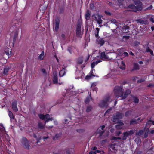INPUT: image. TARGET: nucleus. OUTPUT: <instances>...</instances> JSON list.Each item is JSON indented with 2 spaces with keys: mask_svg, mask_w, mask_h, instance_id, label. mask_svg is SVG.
<instances>
[{
  "mask_svg": "<svg viewBox=\"0 0 154 154\" xmlns=\"http://www.w3.org/2000/svg\"><path fill=\"white\" fill-rule=\"evenodd\" d=\"M135 6L133 4H131L128 5V8L132 9V11L135 12L137 11H140L143 9V4L140 1H137L134 2Z\"/></svg>",
  "mask_w": 154,
  "mask_h": 154,
  "instance_id": "1",
  "label": "nucleus"
},
{
  "mask_svg": "<svg viewBox=\"0 0 154 154\" xmlns=\"http://www.w3.org/2000/svg\"><path fill=\"white\" fill-rule=\"evenodd\" d=\"M123 91H124V90L123 89V87L122 86H116L114 90L115 95L117 97H121L122 98L123 94Z\"/></svg>",
  "mask_w": 154,
  "mask_h": 154,
  "instance_id": "2",
  "label": "nucleus"
},
{
  "mask_svg": "<svg viewBox=\"0 0 154 154\" xmlns=\"http://www.w3.org/2000/svg\"><path fill=\"white\" fill-rule=\"evenodd\" d=\"M110 100V97L108 96L106 97L104 99L101 100L99 104V106L101 108L105 107H107L108 106L107 103L109 102Z\"/></svg>",
  "mask_w": 154,
  "mask_h": 154,
  "instance_id": "3",
  "label": "nucleus"
},
{
  "mask_svg": "<svg viewBox=\"0 0 154 154\" xmlns=\"http://www.w3.org/2000/svg\"><path fill=\"white\" fill-rule=\"evenodd\" d=\"M24 148L26 149H29L30 147L29 142L25 137H23L20 141Z\"/></svg>",
  "mask_w": 154,
  "mask_h": 154,
  "instance_id": "4",
  "label": "nucleus"
},
{
  "mask_svg": "<svg viewBox=\"0 0 154 154\" xmlns=\"http://www.w3.org/2000/svg\"><path fill=\"white\" fill-rule=\"evenodd\" d=\"M124 116V114L122 113L117 112L115 116H114L112 119V121L114 122H117L119 120L122 119Z\"/></svg>",
  "mask_w": 154,
  "mask_h": 154,
  "instance_id": "5",
  "label": "nucleus"
},
{
  "mask_svg": "<svg viewBox=\"0 0 154 154\" xmlns=\"http://www.w3.org/2000/svg\"><path fill=\"white\" fill-rule=\"evenodd\" d=\"M134 134V131L133 130H131L130 131H127L126 132L123 133V136L122 137V139L125 140L128 136H131Z\"/></svg>",
  "mask_w": 154,
  "mask_h": 154,
  "instance_id": "6",
  "label": "nucleus"
},
{
  "mask_svg": "<svg viewBox=\"0 0 154 154\" xmlns=\"http://www.w3.org/2000/svg\"><path fill=\"white\" fill-rule=\"evenodd\" d=\"M60 22V20L58 17H57L55 19V29L56 32H57L58 30Z\"/></svg>",
  "mask_w": 154,
  "mask_h": 154,
  "instance_id": "7",
  "label": "nucleus"
},
{
  "mask_svg": "<svg viewBox=\"0 0 154 154\" xmlns=\"http://www.w3.org/2000/svg\"><path fill=\"white\" fill-rule=\"evenodd\" d=\"M17 102L16 100H15L12 103L11 106L13 110L17 112L18 111V109L17 106Z\"/></svg>",
  "mask_w": 154,
  "mask_h": 154,
  "instance_id": "8",
  "label": "nucleus"
},
{
  "mask_svg": "<svg viewBox=\"0 0 154 154\" xmlns=\"http://www.w3.org/2000/svg\"><path fill=\"white\" fill-rule=\"evenodd\" d=\"M19 28H18L17 30L15 32L13 36V44L14 45L15 43L16 42L17 39L18 38V30H19Z\"/></svg>",
  "mask_w": 154,
  "mask_h": 154,
  "instance_id": "9",
  "label": "nucleus"
},
{
  "mask_svg": "<svg viewBox=\"0 0 154 154\" xmlns=\"http://www.w3.org/2000/svg\"><path fill=\"white\" fill-rule=\"evenodd\" d=\"M91 16V12L89 10H87L85 15V17L86 20H89Z\"/></svg>",
  "mask_w": 154,
  "mask_h": 154,
  "instance_id": "10",
  "label": "nucleus"
},
{
  "mask_svg": "<svg viewBox=\"0 0 154 154\" xmlns=\"http://www.w3.org/2000/svg\"><path fill=\"white\" fill-rule=\"evenodd\" d=\"M131 93V91L129 89H126L124 94H123L122 99H124L126 98L127 96Z\"/></svg>",
  "mask_w": 154,
  "mask_h": 154,
  "instance_id": "11",
  "label": "nucleus"
},
{
  "mask_svg": "<svg viewBox=\"0 0 154 154\" xmlns=\"http://www.w3.org/2000/svg\"><path fill=\"white\" fill-rule=\"evenodd\" d=\"M53 82L54 84H57L58 82V78L57 75V73L53 74Z\"/></svg>",
  "mask_w": 154,
  "mask_h": 154,
  "instance_id": "12",
  "label": "nucleus"
},
{
  "mask_svg": "<svg viewBox=\"0 0 154 154\" xmlns=\"http://www.w3.org/2000/svg\"><path fill=\"white\" fill-rule=\"evenodd\" d=\"M61 133L56 134L55 136L53 137V140L54 141H55L59 139H60L61 136Z\"/></svg>",
  "mask_w": 154,
  "mask_h": 154,
  "instance_id": "13",
  "label": "nucleus"
},
{
  "mask_svg": "<svg viewBox=\"0 0 154 154\" xmlns=\"http://www.w3.org/2000/svg\"><path fill=\"white\" fill-rule=\"evenodd\" d=\"M97 40L101 46H103L105 42L104 38H100L99 37H98V39H97Z\"/></svg>",
  "mask_w": 154,
  "mask_h": 154,
  "instance_id": "14",
  "label": "nucleus"
},
{
  "mask_svg": "<svg viewBox=\"0 0 154 154\" xmlns=\"http://www.w3.org/2000/svg\"><path fill=\"white\" fill-rule=\"evenodd\" d=\"M53 119L50 118V116L49 114H46L45 115V122H48L49 121H52Z\"/></svg>",
  "mask_w": 154,
  "mask_h": 154,
  "instance_id": "15",
  "label": "nucleus"
},
{
  "mask_svg": "<svg viewBox=\"0 0 154 154\" xmlns=\"http://www.w3.org/2000/svg\"><path fill=\"white\" fill-rule=\"evenodd\" d=\"M97 133L99 134V137H101L104 132V131H102L99 128H98L97 131Z\"/></svg>",
  "mask_w": 154,
  "mask_h": 154,
  "instance_id": "16",
  "label": "nucleus"
},
{
  "mask_svg": "<svg viewBox=\"0 0 154 154\" xmlns=\"http://www.w3.org/2000/svg\"><path fill=\"white\" fill-rule=\"evenodd\" d=\"M133 99V102L135 103H138L139 102V99L138 98L133 95H131Z\"/></svg>",
  "mask_w": 154,
  "mask_h": 154,
  "instance_id": "17",
  "label": "nucleus"
},
{
  "mask_svg": "<svg viewBox=\"0 0 154 154\" xmlns=\"http://www.w3.org/2000/svg\"><path fill=\"white\" fill-rule=\"evenodd\" d=\"M93 109V107L91 105H89L87 106L86 109V112L88 113L91 111Z\"/></svg>",
  "mask_w": 154,
  "mask_h": 154,
  "instance_id": "18",
  "label": "nucleus"
},
{
  "mask_svg": "<svg viewBox=\"0 0 154 154\" xmlns=\"http://www.w3.org/2000/svg\"><path fill=\"white\" fill-rule=\"evenodd\" d=\"M83 62V57H79L77 60V63L78 64H81Z\"/></svg>",
  "mask_w": 154,
  "mask_h": 154,
  "instance_id": "19",
  "label": "nucleus"
},
{
  "mask_svg": "<svg viewBox=\"0 0 154 154\" xmlns=\"http://www.w3.org/2000/svg\"><path fill=\"white\" fill-rule=\"evenodd\" d=\"M91 94H90V95L89 96L87 97H86V99L85 100V103L86 104H88L90 101V99H91Z\"/></svg>",
  "mask_w": 154,
  "mask_h": 154,
  "instance_id": "20",
  "label": "nucleus"
},
{
  "mask_svg": "<svg viewBox=\"0 0 154 154\" xmlns=\"http://www.w3.org/2000/svg\"><path fill=\"white\" fill-rule=\"evenodd\" d=\"M65 74V69L64 68H63L62 69L60 72L59 73V75L60 77H62Z\"/></svg>",
  "mask_w": 154,
  "mask_h": 154,
  "instance_id": "21",
  "label": "nucleus"
},
{
  "mask_svg": "<svg viewBox=\"0 0 154 154\" xmlns=\"http://www.w3.org/2000/svg\"><path fill=\"white\" fill-rule=\"evenodd\" d=\"M116 145L115 144H112L109 145V149H111L113 150L116 151L117 150V148L116 147Z\"/></svg>",
  "mask_w": 154,
  "mask_h": 154,
  "instance_id": "22",
  "label": "nucleus"
},
{
  "mask_svg": "<svg viewBox=\"0 0 154 154\" xmlns=\"http://www.w3.org/2000/svg\"><path fill=\"white\" fill-rule=\"evenodd\" d=\"M44 54V52L43 51H42L41 54L38 57V59L39 60H43V56Z\"/></svg>",
  "mask_w": 154,
  "mask_h": 154,
  "instance_id": "23",
  "label": "nucleus"
},
{
  "mask_svg": "<svg viewBox=\"0 0 154 154\" xmlns=\"http://www.w3.org/2000/svg\"><path fill=\"white\" fill-rule=\"evenodd\" d=\"M124 28L123 29V32L124 33H127L129 32L128 30L129 29V27L128 26H124Z\"/></svg>",
  "mask_w": 154,
  "mask_h": 154,
  "instance_id": "24",
  "label": "nucleus"
},
{
  "mask_svg": "<svg viewBox=\"0 0 154 154\" xmlns=\"http://www.w3.org/2000/svg\"><path fill=\"white\" fill-rule=\"evenodd\" d=\"M76 31H81V23L80 22H78L77 24Z\"/></svg>",
  "mask_w": 154,
  "mask_h": 154,
  "instance_id": "25",
  "label": "nucleus"
},
{
  "mask_svg": "<svg viewBox=\"0 0 154 154\" xmlns=\"http://www.w3.org/2000/svg\"><path fill=\"white\" fill-rule=\"evenodd\" d=\"M152 123L151 120H149L146 123V125L144 127V128L145 129L146 127L149 126L150 127L151 126V124Z\"/></svg>",
  "mask_w": 154,
  "mask_h": 154,
  "instance_id": "26",
  "label": "nucleus"
},
{
  "mask_svg": "<svg viewBox=\"0 0 154 154\" xmlns=\"http://www.w3.org/2000/svg\"><path fill=\"white\" fill-rule=\"evenodd\" d=\"M10 69L9 68H4L3 72V73L4 75H7L8 74V71Z\"/></svg>",
  "mask_w": 154,
  "mask_h": 154,
  "instance_id": "27",
  "label": "nucleus"
},
{
  "mask_svg": "<svg viewBox=\"0 0 154 154\" xmlns=\"http://www.w3.org/2000/svg\"><path fill=\"white\" fill-rule=\"evenodd\" d=\"M132 113V111L131 110H128L125 113V116L126 117H127L129 116H131Z\"/></svg>",
  "mask_w": 154,
  "mask_h": 154,
  "instance_id": "28",
  "label": "nucleus"
},
{
  "mask_svg": "<svg viewBox=\"0 0 154 154\" xmlns=\"http://www.w3.org/2000/svg\"><path fill=\"white\" fill-rule=\"evenodd\" d=\"M17 23L18 21L17 20H12V23L11 24V26L12 27L16 26H17Z\"/></svg>",
  "mask_w": 154,
  "mask_h": 154,
  "instance_id": "29",
  "label": "nucleus"
},
{
  "mask_svg": "<svg viewBox=\"0 0 154 154\" xmlns=\"http://www.w3.org/2000/svg\"><path fill=\"white\" fill-rule=\"evenodd\" d=\"M130 125H133L137 123V121L136 119L134 120H131L130 121Z\"/></svg>",
  "mask_w": 154,
  "mask_h": 154,
  "instance_id": "30",
  "label": "nucleus"
},
{
  "mask_svg": "<svg viewBox=\"0 0 154 154\" xmlns=\"http://www.w3.org/2000/svg\"><path fill=\"white\" fill-rule=\"evenodd\" d=\"M139 69V67L137 63H135L134 65L133 70H137Z\"/></svg>",
  "mask_w": 154,
  "mask_h": 154,
  "instance_id": "31",
  "label": "nucleus"
},
{
  "mask_svg": "<svg viewBox=\"0 0 154 154\" xmlns=\"http://www.w3.org/2000/svg\"><path fill=\"white\" fill-rule=\"evenodd\" d=\"M8 115L11 119H14V117L13 113L10 111H9Z\"/></svg>",
  "mask_w": 154,
  "mask_h": 154,
  "instance_id": "32",
  "label": "nucleus"
},
{
  "mask_svg": "<svg viewBox=\"0 0 154 154\" xmlns=\"http://www.w3.org/2000/svg\"><path fill=\"white\" fill-rule=\"evenodd\" d=\"M118 2V5L120 7L123 6V2L124 0H117Z\"/></svg>",
  "mask_w": 154,
  "mask_h": 154,
  "instance_id": "33",
  "label": "nucleus"
},
{
  "mask_svg": "<svg viewBox=\"0 0 154 154\" xmlns=\"http://www.w3.org/2000/svg\"><path fill=\"white\" fill-rule=\"evenodd\" d=\"M96 29L97 31L95 33V36L96 38H97L98 37H98L99 32L100 29L98 28H96Z\"/></svg>",
  "mask_w": 154,
  "mask_h": 154,
  "instance_id": "34",
  "label": "nucleus"
},
{
  "mask_svg": "<svg viewBox=\"0 0 154 154\" xmlns=\"http://www.w3.org/2000/svg\"><path fill=\"white\" fill-rule=\"evenodd\" d=\"M101 57L104 59H107V57L105 52H102L101 54Z\"/></svg>",
  "mask_w": 154,
  "mask_h": 154,
  "instance_id": "35",
  "label": "nucleus"
},
{
  "mask_svg": "<svg viewBox=\"0 0 154 154\" xmlns=\"http://www.w3.org/2000/svg\"><path fill=\"white\" fill-rule=\"evenodd\" d=\"M38 126L40 129H43L44 128V126L41 122H38Z\"/></svg>",
  "mask_w": 154,
  "mask_h": 154,
  "instance_id": "36",
  "label": "nucleus"
},
{
  "mask_svg": "<svg viewBox=\"0 0 154 154\" xmlns=\"http://www.w3.org/2000/svg\"><path fill=\"white\" fill-rule=\"evenodd\" d=\"M72 46H68L67 49V50L69 52V53L71 54L72 53Z\"/></svg>",
  "mask_w": 154,
  "mask_h": 154,
  "instance_id": "37",
  "label": "nucleus"
},
{
  "mask_svg": "<svg viewBox=\"0 0 154 154\" xmlns=\"http://www.w3.org/2000/svg\"><path fill=\"white\" fill-rule=\"evenodd\" d=\"M38 116L39 118L42 120L45 119V115L43 114H40Z\"/></svg>",
  "mask_w": 154,
  "mask_h": 154,
  "instance_id": "38",
  "label": "nucleus"
},
{
  "mask_svg": "<svg viewBox=\"0 0 154 154\" xmlns=\"http://www.w3.org/2000/svg\"><path fill=\"white\" fill-rule=\"evenodd\" d=\"M76 131L77 132L79 133H83L85 131V130L82 129H78Z\"/></svg>",
  "mask_w": 154,
  "mask_h": 154,
  "instance_id": "39",
  "label": "nucleus"
},
{
  "mask_svg": "<svg viewBox=\"0 0 154 154\" xmlns=\"http://www.w3.org/2000/svg\"><path fill=\"white\" fill-rule=\"evenodd\" d=\"M76 35L78 37L81 38V31H76Z\"/></svg>",
  "mask_w": 154,
  "mask_h": 154,
  "instance_id": "40",
  "label": "nucleus"
},
{
  "mask_svg": "<svg viewBox=\"0 0 154 154\" xmlns=\"http://www.w3.org/2000/svg\"><path fill=\"white\" fill-rule=\"evenodd\" d=\"M149 128H147L146 131H147V132H146L145 133L144 135V138H146L148 136V132L149 131Z\"/></svg>",
  "mask_w": 154,
  "mask_h": 154,
  "instance_id": "41",
  "label": "nucleus"
},
{
  "mask_svg": "<svg viewBox=\"0 0 154 154\" xmlns=\"http://www.w3.org/2000/svg\"><path fill=\"white\" fill-rule=\"evenodd\" d=\"M137 21L138 23H140L142 24H144V21L142 19H139L137 20Z\"/></svg>",
  "mask_w": 154,
  "mask_h": 154,
  "instance_id": "42",
  "label": "nucleus"
},
{
  "mask_svg": "<svg viewBox=\"0 0 154 154\" xmlns=\"http://www.w3.org/2000/svg\"><path fill=\"white\" fill-rule=\"evenodd\" d=\"M92 18L95 21L97 20V15L95 14H94L92 15Z\"/></svg>",
  "mask_w": 154,
  "mask_h": 154,
  "instance_id": "43",
  "label": "nucleus"
},
{
  "mask_svg": "<svg viewBox=\"0 0 154 154\" xmlns=\"http://www.w3.org/2000/svg\"><path fill=\"white\" fill-rule=\"evenodd\" d=\"M145 79L144 78H141L140 79L137 81V83H140L145 81Z\"/></svg>",
  "mask_w": 154,
  "mask_h": 154,
  "instance_id": "44",
  "label": "nucleus"
},
{
  "mask_svg": "<svg viewBox=\"0 0 154 154\" xmlns=\"http://www.w3.org/2000/svg\"><path fill=\"white\" fill-rule=\"evenodd\" d=\"M143 133V131L142 130H140L137 133V134H138L140 136L142 135Z\"/></svg>",
  "mask_w": 154,
  "mask_h": 154,
  "instance_id": "45",
  "label": "nucleus"
},
{
  "mask_svg": "<svg viewBox=\"0 0 154 154\" xmlns=\"http://www.w3.org/2000/svg\"><path fill=\"white\" fill-rule=\"evenodd\" d=\"M66 153V154H71L70 149L69 148L67 149Z\"/></svg>",
  "mask_w": 154,
  "mask_h": 154,
  "instance_id": "46",
  "label": "nucleus"
},
{
  "mask_svg": "<svg viewBox=\"0 0 154 154\" xmlns=\"http://www.w3.org/2000/svg\"><path fill=\"white\" fill-rule=\"evenodd\" d=\"M96 21L97 22V23L98 24L100 25L102 23L103 20H97Z\"/></svg>",
  "mask_w": 154,
  "mask_h": 154,
  "instance_id": "47",
  "label": "nucleus"
},
{
  "mask_svg": "<svg viewBox=\"0 0 154 154\" xmlns=\"http://www.w3.org/2000/svg\"><path fill=\"white\" fill-rule=\"evenodd\" d=\"M130 38L129 36H124L123 37V39H125V40H127L128 39H129Z\"/></svg>",
  "mask_w": 154,
  "mask_h": 154,
  "instance_id": "48",
  "label": "nucleus"
},
{
  "mask_svg": "<svg viewBox=\"0 0 154 154\" xmlns=\"http://www.w3.org/2000/svg\"><path fill=\"white\" fill-rule=\"evenodd\" d=\"M105 13L106 15H108L110 16L111 15V13L108 11H105Z\"/></svg>",
  "mask_w": 154,
  "mask_h": 154,
  "instance_id": "49",
  "label": "nucleus"
},
{
  "mask_svg": "<svg viewBox=\"0 0 154 154\" xmlns=\"http://www.w3.org/2000/svg\"><path fill=\"white\" fill-rule=\"evenodd\" d=\"M140 44V42L137 41H136L134 42V45L135 46H137Z\"/></svg>",
  "mask_w": 154,
  "mask_h": 154,
  "instance_id": "50",
  "label": "nucleus"
},
{
  "mask_svg": "<svg viewBox=\"0 0 154 154\" xmlns=\"http://www.w3.org/2000/svg\"><path fill=\"white\" fill-rule=\"evenodd\" d=\"M91 77L92 76L90 75H87L86 76L85 78L86 80H89L91 79Z\"/></svg>",
  "mask_w": 154,
  "mask_h": 154,
  "instance_id": "51",
  "label": "nucleus"
},
{
  "mask_svg": "<svg viewBox=\"0 0 154 154\" xmlns=\"http://www.w3.org/2000/svg\"><path fill=\"white\" fill-rule=\"evenodd\" d=\"M97 18H98L97 19V20H102L101 19V17H102V16L101 15L98 14L97 15Z\"/></svg>",
  "mask_w": 154,
  "mask_h": 154,
  "instance_id": "52",
  "label": "nucleus"
},
{
  "mask_svg": "<svg viewBox=\"0 0 154 154\" xmlns=\"http://www.w3.org/2000/svg\"><path fill=\"white\" fill-rule=\"evenodd\" d=\"M41 71L44 74H46V70L44 69L43 68L41 69Z\"/></svg>",
  "mask_w": 154,
  "mask_h": 154,
  "instance_id": "53",
  "label": "nucleus"
},
{
  "mask_svg": "<svg viewBox=\"0 0 154 154\" xmlns=\"http://www.w3.org/2000/svg\"><path fill=\"white\" fill-rule=\"evenodd\" d=\"M95 62H93L91 63V67L92 68H93L95 66Z\"/></svg>",
  "mask_w": 154,
  "mask_h": 154,
  "instance_id": "54",
  "label": "nucleus"
},
{
  "mask_svg": "<svg viewBox=\"0 0 154 154\" xmlns=\"http://www.w3.org/2000/svg\"><path fill=\"white\" fill-rule=\"evenodd\" d=\"M151 50H152L151 49H150V48H149V47H147L146 50V52H150Z\"/></svg>",
  "mask_w": 154,
  "mask_h": 154,
  "instance_id": "55",
  "label": "nucleus"
},
{
  "mask_svg": "<svg viewBox=\"0 0 154 154\" xmlns=\"http://www.w3.org/2000/svg\"><path fill=\"white\" fill-rule=\"evenodd\" d=\"M152 8V5H150L149 7H148L145 9V10H150Z\"/></svg>",
  "mask_w": 154,
  "mask_h": 154,
  "instance_id": "56",
  "label": "nucleus"
},
{
  "mask_svg": "<svg viewBox=\"0 0 154 154\" xmlns=\"http://www.w3.org/2000/svg\"><path fill=\"white\" fill-rule=\"evenodd\" d=\"M90 56L88 55L86 58V59L85 60V64H86Z\"/></svg>",
  "mask_w": 154,
  "mask_h": 154,
  "instance_id": "57",
  "label": "nucleus"
},
{
  "mask_svg": "<svg viewBox=\"0 0 154 154\" xmlns=\"http://www.w3.org/2000/svg\"><path fill=\"white\" fill-rule=\"evenodd\" d=\"M128 56V53L126 52H124L123 53V56L125 57H127Z\"/></svg>",
  "mask_w": 154,
  "mask_h": 154,
  "instance_id": "58",
  "label": "nucleus"
},
{
  "mask_svg": "<svg viewBox=\"0 0 154 154\" xmlns=\"http://www.w3.org/2000/svg\"><path fill=\"white\" fill-rule=\"evenodd\" d=\"M90 75H91V76L95 77V75L93 74V70L90 71Z\"/></svg>",
  "mask_w": 154,
  "mask_h": 154,
  "instance_id": "59",
  "label": "nucleus"
},
{
  "mask_svg": "<svg viewBox=\"0 0 154 154\" xmlns=\"http://www.w3.org/2000/svg\"><path fill=\"white\" fill-rule=\"evenodd\" d=\"M112 110V109H108L105 112V114H107V113H109V112H110V111L111 110Z\"/></svg>",
  "mask_w": 154,
  "mask_h": 154,
  "instance_id": "60",
  "label": "nucleus"
},
{
  "mask_svg": "<svg viewBox=\"0 0 154 154\" xmlns=\"http://www.w3.org/2000/svg\"><path fill=\"white\" fill-rule=\"evenodd\" d=\"M97 149V148L96 146L93 147L91 148V150H95Z\"/></svg>",
  "mask_w": 154,
  "mask_h": 154,
  "instance_id": "61",
  "label": "nucleus"
},
{
  "mask_svg": "<svg viewBox=\"0 0 154 154\" xmlns=\"http://www.w3.org/2000/svg\"><path fill=\"white\" fill-rule=\"evenodd\" d=\"M101 60H97L95 63V64L96 65L97 64L101 62Z\"/></svg>",
  "mask_w": 154,
  "mask_h": 154,
  "instance_id": "62",
  "label": "nucleus"
},
{
  "mask_svg": "<svg viewBox=\"0 0 154 154\" xmlns=\"http://www.w3.org/2000/svg\"><path fill=\"white\" fill-rule=\"evenodd\" d=\"M3 144V143L2 142V140H0V147H1L2 146Z\"/></svg>",
  "mask_w": 154,
  "mask_h": 154,
  "instance_id": "63",
  "label": "nucleus"
},
{
  "mask_svg": "<svg viewBox=\"0 0 154 154\" xmlns=\"http://www.w3.org/2000/svg\"><path fill=\"white\" fill-rule=\"evenodd\" d=\"M89 154H96V153L94 151H91L89 152Z\"/></svg>",
  "mask_w": 154,
  "mask_h": 154,
  "instance_id": "64",
  "label": "nucleus"
}]
</instances>
